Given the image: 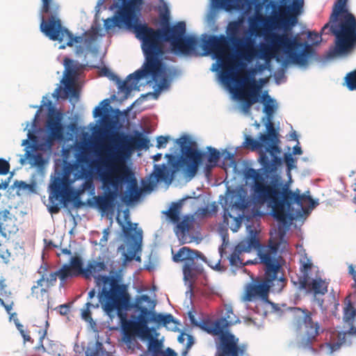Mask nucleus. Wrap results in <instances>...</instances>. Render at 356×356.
<instances>
[{
	"instance_id": "39",
	"label": "nucleus",
	"mask_w": 356,
	"mask_h": 356,
	"mask_svg": "<svg viewBox=\"0 0 356 356\" xmlns=\"http://www.w3.org/2000/svg\"><path fill=\"white\" fill-rule=\"evenodd\" d=\"M127 227H123V233L128 238H134L131 234L132 231L135 232L136 236L139 239L142 238L143 231L141 229H137V223H132L130 220L127 221Z\"/></svg>"
},
{
	"instance_id": "38",
	"label": "nucleus",
	"mask_w": 356,
	"mask_h": 356,
	"mask_svg": "<svg viewBox=\"0 0 356 356\" xmlns=\"http://www.w3.org/2000/svg\"><path fill=\"white\" fill-rule=\"evenodd\" d=\"M230 203L232 204V210L235 209L239 211H243L248 207V203L246 202L245 197L238 193L232 197V200Z\"/></svg>"
},
{
	"instance_id": "37",
	"label": "nucleus",
	"mask_w": 356,
	"mask_h": 356,
	"mask_svg": "<svg viewBox=\"0 0 356 356\" xmlns=\"http://www.w3.org/2000/svg\"><path fill=\"white\" fill-rule=\"evenodd\" d=\"M163 344L157 339L150 337L147 346V350L150 356H159L162 354Z\"/></svg>"
},
{
	"instance_id": "11",
	"label": "nucleus",
	"mask_w": 356,
	"mask_h": 356,
	"mask_svg": "<svg viewBox=\"0 0 356 356\" xmlns=\"http://www.w3.org/2000/svg\"><path fill=\"white\" fill-rule=\"evenodd\" d=\"M286 282L287 280L283 273L273 271L270 268H265L263 278L255 280L247 285L244 300L248 302L255 300L268 302L269 292L271 291L273 293H280Z\"/></svg>"
},
{
	"instance_id": "19",
	"label": "nucleus",
	"mask_w": 356,
	"mask_h": 356,
	"mask_svg": "<svg viewBox=\"0 0 356 356\" xmlns=\"http://www.w3.org/2000/svg\"><path fill=\"white\" fill-rule=\"evenodd\" d=\"M280 246V242L270 239L269 241L268 245L263 251L259 252V255L261 263H263L265 266V268H270L273 270V271L279 273H283L281 271L282 266L279 263L277 257Z\"/></svg>"
},
{
	"instance_id": "6",
	"label": "nucleus",
	"mask_w": 356,
	"mask_h": 356,
	"mask_svg": "<svg viewBox=\"0 0 356 356\" xmlns=\"http://www.w3.org/2000/svg\"><path fill=\"white\" fill-rule=\"evenodd\" d=\"M348 0H337L333 6L329 22L321 29V34L335 36L330 56L347 54L356 47V18L347 8Z\"/></svg>"
},
{
	"instance_id": "18",
	"label": "nucleus",
	"mask_w": 356,
	"mask_h": 356,
	"mask_svg": "<svg viewBox=\"0 0 356 356\" xmlns=\"http://www.w3.org/2000/svg\"><path fill=\"white\" fill-rule=\"evenodd\" d=\"M70 181L68 176L56 177L50 185V200L53 198L60 200L62 202L66 203L72 200L74 193L70 186Z\"/></svg>"
},
{
	"instance_id": "3",
	"label": "nucleus",
	"mask_w": 356,
	"mask_h": 356,
	"mask_svg": "<svg viewBox=\"0 0 356 356\" xmlns=\"http://www.w3.org/2000/svg\"><path fill=\"white\" fill-rule=\"evenodd\" d=\"M104 283L109 284V287H104L99 295V302L102 309L111 319L118 316L122 327L126 334H141L146 335L149 330L147 323L151 310L155 303L147 295H141L136 299L133 306L140 312L137 321L127 319L126 311L131 307V296L126 284H119L115 278L102 277Z\"/></svg>"
},
{
	"instance_id": "60",
	"label": "nucleus",
	"mask_w": 356,
	"mask_h": 356,
	"mask_svg": "<svg viewBox=\"0 0 356 356\" xmlns=\"http://www.w3.org/2000/svg\"><path fill=\"white\" fill-rule=\"evenodd\" d=\"M165 175L164 170L163 168H161L159 167L156 168V175L159 178H163Z\"/></svg>"
},
{
	"instance_id": "4",
	"label": "nucleus",
	"mask_w": 356,
	"mask_h": 356,
	"mask_svg": "<svg viewBox=\"0 0 356 356\" xmlns=\"http://www.w3.org/2000/svg\"><path fill=\"white\" fill-rule=\"evenodd\" d=\"M266 43H261L259 48L255 46L254 40L250 37L241 38L233 45L238 56L250 62L254 58L266 61L277 58L281 54L295 64L304 65L308 58L314 53L312 47L307 42L300 41L298 35L293 36L291 33H267L264 35Z\"/></svg>"
},
{
	"instance_id": "59",
	"label": "nucleus",
	"mask_w": 356,
	"mask_h": 356,
	"mask_svg": "<svg viewBox=\"0 0 356 356\" xmlns=\"http://www.w3.org/2000/svg\"><path fill=\"white\" fill-rule=\"evenodd\" d=\"M162 356H177V353L173 350L168 348L165 352L162 354Z\"/></svg>"
},
{
	"instance_id": "9",
	"label": "nucleus",
	"mask_w": 356,
	"mask_h": 356,
	"mask_svg": "<svg viewBox=\"0 0 356 356\" xmlns=\"http://www.w3.org/2000/svg\"><path fill=\"white\" fill-rule=\"evenodd\" d=\"M40 13L49 15L48 19L41 17L40 30L50 40L58 41L62 44L60 49L73 47L74 43L81 42V38L74 36L67 29L62 26L58 17L60 6L54 0H41Z\"/></svg>"
},
{
	"instance_id": "23",
	"label": "nucleus",
	"mask_w": 356,
	"mask_h": 356,
	"mask_svg": "<svg viewBox=\"0 0 356 356\" xmlns=\"http://www.w3.org/2000/svg\"><path fill=\"white\" fill-rule=\"evenodd\" d=\"M241 81L245 86V88L241 91L240 98L245 102L248 108L259 101L261 86L257 83L254 78L247 75L243 76Z\"/></svg>"
},
{
	"instance_id": "8",
	"label": "nucleus",
	"mask_w": 356,
	"mask_h": 356,
	"mask_svg": "<svg viewBox=\"0 0 356 356\" xmlns=\"http://www.w3.org/2000/svg\"><path fill=\"white\" fill-rule=\"evenodd\" d=\"M241 29V23L238 21L230 22L227 27L226 37L224 35H210L203 40L202 48L207 54H213L218 60L221 62L222 72L221 77L222 80L228 81L234 79L233 66L232 59L228 55L229 42L232 44L238 42L241 38H238Z\"/></svg>"
},
{
	"instance_id": "33",
	"label": "nucleus",
	"mask_w": 356,
	"mask_h": 356,
	"mask_svg": "<svg viewBox=\"0 0 356 356\" xmlns=\"http://www.w3.org/2000/svg\"><path fill=\"white\" fill-rule=\"evenodd\" d=\"M182 207L181 202H173L170 209L165 212L169 219L174 223L179 221V215Z\"/></svg>"
},
{
	"instance_id": "21",
	"label": "nucleus",
	"mask_w": 356,
	"mask_h": 356,
	"mask_svg": "<svg viewBox=\"0 0 356 356\" xmlns=\"http://www.w3.org/2000/svg\"><path fill=\"white\" fill-rule=\"evenodd\" d=\"M218 335L219 336V343L217 344L216 356H238V339H236L227 330L222 331Z\"/></svg>"
},
{
	"instance_id": "44",
	"label": "nucleus",
	"mask_w": 356,
	"mask_h": 356,
	"mask_svg": "<svg viewBox=\"0 0 356 356\" xmlns=\"http://www.w3.org/2000/svg\"><path fill=\"white\" fill-rule=\"evenodd\" d=\"M208 150L209 152L208 161L212 164V166H215L220 159V152L216 149L211 147H208Z\"/></svg>"
},
{
	"instance_id": "7",
	"label": "nucleus",
	"mask_w": 356,
	"mask_h": 356,
	"mask_svg": "<svg viewBox=\"0 0 356 356\" xmlns=\"http://www.w3.org/2000/svg\"><path fill=\"white\" fill-rule=\"evenodd\" d=\"M267 134H261L258 141L246 136L243 146L252 151L259 149V162L262 169L257 170L267 176L276 175L278 168L282 164V159L278 154L281 153L277 134L271 122L267 124Z\"/></svg>"
},
{
	"instance_id": "40",
	"label": "nucleus",
	"mask_w": 356,
	"mask_h": 356,
	"mask_svg": "<svg viewBox=\"0 0 356 356\" xmlns=\"http://www.w3.org/2000/svg\"><path fill=\"white\" fill-rule=\"evenodd\" d=\"M262 101L266 102L264 104V112L266 114L267 117L270 119L273 116V115L275 112V106L273 104H270V103H273V100L268 95L267 91H266L264 93V95L262 96Z\"/></svg>"
},
{
	"instance_id": "5",
	"label": "nucleus",
	"mask_w": 356,
	"mask_h": 356,
	"mask_svg": "<svg viewBox=\"0 0 356 356\" xmlns=\"http://www.w3.org/2000/svg\"><path fill=\"white\" fill-rule=\"evenodd\" d=\"M159 31L157 40V51L148 54L143 50L145 56V63L141 69L134 72L132 75L136 76V79L145 78L152 76L154 81H157L158 77L164 73L163 56L165 54L164 42H170L172 50L175 53L181 54H191L196 52L199 45V41L193 36L185 37L186 24L184 22H179L172 27L155 29Z\"/></svg>"
},
{
	"instance_id": "2",
	"label": "nucleus",
	"mask_w": 356,
	"mask_h": 356,
	"mask_svg": "<svg viewBox=\"0 0 356 356\" xmlns=\"http://www.w3.org/2000/svg\"><path fill=\"white\" fill-rule=\"evenodd\" d=\"M245 176L252 179L250 200L253 205L258 208L265 205L271 208L273 216L283 224L287 222L288 209L294 203L302 209H313L317 204L310 195L300 194L298 189L292 191L289 185L277 174L267 176L250 168Z\"/></svg>"
},
{
	"instance_id": "43",
	"label": "nucleus",
	"mask_w": 356,
	"mask_h": 356,
	"mask_svg": "<svg viewBox=\"0 0 356 356\" xmlns=\"http://www.w3.org/2000/svg\"><path fill=\"white\" fill-rule=\"evenodd\" d=\"M110 102L108 99H104L100 104H104V107H101L98 106L95 107L93 111V115L95 118L101 117L104 115V113L108 111V107L109 106Z\"/></svg>"
},
{
	"instance_id": "49",
	"label": "nucleus",
	"mask_w": 356,
	"mask_h": 356,
	"mask_svg": "<svg viewBox=\"0 0 356 356\" xmlns=\"http://www.w3.org/2000/svg\"><path fill=\"white\" fill-rule=\"evenodd\" d=\"M16 326H17V330H19V332L22 334L24 340L25 341H29L31 340V337L28 334L26 330H25L24 325L20 324V323H16Z\"/></svg>"
},
{
	"instance_id": "46",
	"label": "nucleus",
	"mask_w": 356,
	"mask_h": 356,
	"mask_svg": "<svg viewBox=\"0 0 356 356\" xmlns=\"http://www.w3.org/2000/svg\"><path fill=\"white\" fill-rule=\"evenodd\" d=\"M161 22L163 28L161 30H163L165 28L171 27L169 24L170 15L168 10L160 15Z\"/></svg>"
},
{
	"instance_id": "42",
	"label": "nucleus",
	"mask_w": 356,
	"mask_h": 356,
	"mask_svg": "<svg viewBox=\"0 0 356 356\" xmlns=\"http://www.w3.org/2000/svg\"><path fill=\"white\" fill-rule=\"evenodd\" d=\"M345 81L350 90H356V69L346 74Z\"/></svg>"
},
{
	"instance_id": "53",
	"label": "nucleus",
	"mask_w": 356,
	"mask_h": 356,
	"mask_svg": "<svg viewBox=\"0 0 356 356\" xmlns=\"http://www.w3.org/2000/svg\"><path fill=\"white\" fill-rule=\"evenodd\" d=\"M250 27L252 32L255 33L257 35H260L261 28L257 23L251 22Z\"/></svg>"
},
{
	"instance_id": "16",
	"label": "nucleus",
	"mask_w": 356,
	"mask_h": 356,
	"mask_svg": "<svg viewBox=\"0 0 356 356\" xmlns=\"http://www.w3.org/2000/svg\"><path fill=\"white\" fill-rule=\"evenodd\" d=\"M49 111L48 113L46 127L48 130V136L46 138V145L51 148L55 140H60L63 138L64 127L62 124V114L52 107L51 101H48Z\"/></svg>"
},
{
	"instance_id": "26",
	"label": "nucleus",
	"mask_w": 356,
	"mask_h": 356,
	"mask_svg": "<svg viewBox=\"0 0 356 356\" xmlns=\"http://www.w3.org/2000/svg\"><path fill=\"white\" fill-rule=\"evenodd\" d=\"M303 3V0H293L291 10L294 15L290 14L287 16L280 15L275 17L271 20V25L274 26H282L284 30L283 33H288V31L291 30V26H294L297 22L296 15L300 12Z\"/></svg>"
},
{
	"instance_id": "58",
	"label": "nucleus",
	"mask_w": 356,
	"mask_h": 356,
	"mask_svg": "<svg viewBox=\"0 0 356 356\" xmlns=\"http://www.w3.org/2000/svg\"><path fill=\"white\" fill-rule=\"evenodd\" d=\"M69 312V309L67 305H61L59 306V312L61 315H66Z\"/></svg>"
},
{
	"instance_id": "64",
	"label": "nucleus",
	"mask_w": 356,
	"mask_h": 356,
	"mask_svg": "<svg viewBox=\"0 0 356 356\" xmlns=\"http://www.w3.org/2000/svg\"><path fill=\"white\" fill-rule=\"evenodd\" d=\"M60 210L58 205L51 206L49 209V211L52 213H57Z\"/></svg>"
},
{
	"instance_id": "13",
	"label": "nucleus",
	"mask_w": 356,
	"mask_h": 356,
	"mask_svg": "<svg viewBox=\"0 0 356 356\" xmlns=\"http://www.w3.org/2000/svg\"><path fill=\"white\" fill-rule=\"evenodd\" d=\"M293 325L298 332L305 327V334L300 341V346L305 349L314 350L312 346L316 341L320 333L323 332L318 322H314L312 313L307 309L296 307L293 312Z\"/></svg>"
},
{
	"instance_id": "27",
	"label": "nucleus",
	"mask_w": 356,
	"mask_h": 356,
	"mask_svg": "<svg viewBox=\"0 0 356 356\" xmlns=\"http://www.w3.org/2000/svg\"><path fill=\"white\" fill-rule=\"evenodd\" d=\"M329 283L321 277L309 279L306 282L300 281V286L309 293H312L318 302V305L323 307V300L318 298V296H323L327 292Z\"/></svg>"
},
{
	"instance_id": "14",
	"label": "nucleus",
	"mask_w": 356,
	"mask_h": 356,
	"mask_svg": "<svg viewBox=\"0 0 356 356\" xmlns=\"http://www.w3.org/2000/svg\"><path fill=\"white\" fill-rule=\"evenodd\" d=\"M200 260L205 261L206 257L204 255L202 252L186 246L181 248L173 255L175 262H184V278L191 283L194 282L197 277L203 273L204 268Z\"/></svg>"
},
{
	"instance_id": "48",
	"label": "nucleus",
	"mask_w": 356,
	"mask_h": 356,
	"mask_svg": "<svg viewBox=\"0 0 356 356\" xmlns=\"http://www.w3.org/2000/svg\"><path fill=\"white\" fill-rule=\"evenodd\" d=\"M284 161L289 170L295 167L296 160L293 158L291 154H286L284 156Z\"/></svg>"
},
{
	"instance_id": "57",
	"label": "nucleus",
	"mask_w": 356,
	"mask_h": 356,
	"mask_svg": "<svg viewBox=\"0 0 356 356\" xmlns=\"http://www.w3.org/2000/svg\"><path fill=\"white\" fill-rule=\"evenodd\" d=\"M15 186H16L17 188H19L20 189H24V190L27 189L29 187V185L23 181H16L15 182Z\"/></svg>"
},
{
	"instance_id": "55",
	"label": "nucleus",
	"mask_w": 356,
	"mask_h": 356,
	"mask_svg": "<svg viewBox=\"0 0 356 356\" xmlns=\"http://www.w3.org/2000/svg\"><path fill=\"white\" fill-rule=\"evenodd\" d=\"M168 86V81L165 76H163L158 84L159 90H161Z\"/></svg>"
},
{
	"instance_id": "54",
	"label": "nucleus",
	"mask_w": 356,
	"mask_h": 356,
	"mask_svg": "<svg viewBox=\"0 0 356 356\" xmlns=\"http://www.w3.org/2000/svg\"><path fill=\"white\" fill-rule=\"evenodd\" d=\"M348 273L352 275L353 279L354 280L353 286L356 287V266L350 264L348 266Z\"/></svg>"
},
{
	"instance_id": "15",
	"label": "nucleus",
	"mask_w": 356,
	"mask_h": 356,
	"mask_svg": "<svg viewBox=\"0 0 356 356\" xmlns=\"http://www.w3.org/2000/svg\"><path fill=\"white\" fill-rule=\"evenodd\" d=\"M37 273L40 278L36 281V284L31 287V295L37 299L42 300L43 296L48 293L49 289L56 285L58 273L44 261H42L38 268Z\"/></svg>"
},
{
	"instance_id": "28",
	"label": "nucleus",
	"mask_w": 356,
	"mask_h": 356,
	"mask_svg": "<svg viewBox=\"0 0 356 356\" xmlns=\"http://www.w3.org/2000/svg\"><path fill=\"white\" fill-rule=\"evenodd\" d=\"M101 75L108 77L113 81H115L118 85V88L121 91L124 92L127 95L129 94L134 88L137 87L138 81L143 78L136 79V76L130 74L125 81H122L120 78L113 74L108 67H103L100 70Z\"/></svg>"
},
{
	"instance_id": "1",
	"label": "nucleus",
	"mask_w": 356,
	"mask_h": 356,
	"mask_svg": "<svg viewBox=\"0 0 356 356\" xmlns=\"http://www.w3.org/2000/svg\"><path fill=\"white\" fill-rule=\"evenodd\" d=\"M108 141L97 153L98 159L89 163L85 154H80L77 159L79 163L88 164L91 170H97L106 189L104 195L94 198L97 207L103 212L113 209L119 189L124 184L128 186L127 194L122 200L133 202L138 200L141 191L134 173L126 163L135 150L149 148V139L138 131L134 136L114 131L108 137Z\"/></svg>"
},
{
	"instance_id": "29",
	"label": "nucleus",
	"mask_w": 356,
	"mask_h": 356,
	"mask_svg": "<svg viewBox=\"0 0 356 356\" xmlns=\"http://www.w3.org/2000/svg\"><path fill=\"white\" fill-rule=\"evenodd\" d=\"M213 6L225 11L241 10L250 8L257 0H211Z\"/></svg>"
},
{
	"instance_id": "36",
	"label": "nucleus",
	"mask_w": 356,
	"mask_h": 356,
	"mask_svg": "<svg viewBox=\"0 0 356 356\" xmlns=\"http://www.w3.org/2000/svg\"><path fill=\"white\" fill-rule=\"evenodd\" d=\"M24 156L29 161V163L33 165L41 168L44 165L43 156L40 153L35 154L30 150H26Z\"/></svg>"
},
{
	"instance_id": "52",
	"label": "nucleus",
	"mask_w": 356,
	"mask_h": 356,
	"mask_svg": "<svg viewBox=\"0 0 356 356\" xmlns=\"http://www.w3.org/2000/svg\"><path fill=\"white\" fill-rule=\"evenodd\" d=\"M168 139H169V137H168V136H160L157 137L156 147L159 149L163 147L165 145V144L168 143Z\"/></svg>"
},
{
	"instance_id": "50",
	"label": "nucleus",
	"mask_w": 356,
	"mask_h": 356,
	"mask_svg": "<svg viewBox=\"0 0 356 356\" xmlns=\"http://www.w3.org/2000/svg\"><path fill=\"white\" fill-rule=\"evenodd\" d=\"M229 218H233L235 220L238 221L241 218V215L238 214L237 217H233L229 211V209L225 207L224 209L223 222L226 224H228Z\"/></svg>"
},
{
	"instance_id": "41",
	"label": "nucleus",
	"mask_w": 356,
	"mask_h": 356,
	"mask_svg": "<svg viewBox=\"0 0 356 356\" xmlns=\"http://www.w3.org/2000/svg\"><path fill=\"white\" fill-rule=\"evenodd\" d=\"M124 24V19L121 15L113 17V18H108L104 21V28L106 31L111 30L115 26L121 27Z\"/></svg>"
},
{
	"instance_id": "63",
	"label": "nucleus",
	"mask_w": 356,
	"mask_h": 356,
	"mask_svg": "<svg viewBox=\"0 0 356 356\" xmlns=\"http://www.w3.org/2000/svg\"><path fill=\"white\" fill-rule=\"evenodd\" d=\"M293 153L294 154H302V151L301 147L300 146H298V145H295L293 148Z\"/></svg>"
},
{
	"instance_id": "45",
	"label": "nucleus",
	"mask_w": 356,
	"mask_h": 356,
	"mask_svg": "<svg viewBox=\"0 0 356 356\" xmlns=\"http://www.w3.org/2000/svg\"><path fill=\"white\" fill-rule=\"evenodd\" d=\"M98 307V305L95 306L90 302H86L84 306V308L82 309V312H81L82 318L86 321H91L92 316H91L90 308L91 307Z\"/></svg>"
},
{
	"instance_id": "12",
	"label": "nucleus",
	"mask_w": 356,
	"mask_h": 356,
	"mask_svg": "<svg viewBox=\"0 0 356 356\" xmlns=\"http://www.w3.org/2000/svg\"><path fill=\"white\" fill-rule=\"evenodd\" d=\"M176 143L181 148L182 156L172 164V167L175 170L181 168L187 177L192 179L197 172L204 153L197 149L196 143L187 136H181Z\"/></svg>"
},
{
	"instance_id": "56",
	"label": "nucleus",
	"mask_w": 356,
	"mask_h": 356,
	"mask_svg": "<svg viewBox=\"0 0 356 356\" xmlns=\"http://www.w3.org/2000/svg\"><path fill=\"white\" fill-rule=\"evenodd\" d=\"M81 188H82V191L89 190V189L93 188V184H92V181L91 180H86L83 183Z\"/></svg>"
},
{
	"instance_id": "22",
	"label": "nucleus",
	"mask_w": 356,
	"mask_h": 356,
	"mask_svg": "<svg viewBox=\"0 0 356 356\" xmlns=\"http://www.w3.org/2000/svg\"><path fill=\"white\" fill-rule=\"evenodd\" d=\"M237 321L238 320L233 313L232 307H227L225 308L223 317L205 324L203 328L209 334H218L222 331H226L229 326L234 325Z\"/></svg>"
},
{
	"instance_id": "35",
	"label": "nucleus",
	"mask_w": 356,
	"mask_h": 356,
	"mask_svg": "<svg viewBox=\"0 0 356 356\" xmlns=\"http://www.w3.org/2000/svg\"><path fill=\"white\" fill-rule=\"evenodd\" d=\"M178 341L182 344L184 349L182 351V356H186L190 348L194 344V339L192 335L181 332L178 337Z\"/></svg>"
},
{
	"instance_id": "20",
	"label": "nucleus",
	"mask_w": 356,
	"mask_h": 356,
	"mask_svg": "<svg viewBox=\"0 0 356 356\" xmlns=\"http://www.w3.org/2000/svg\"><path fill=\"white\" fill-rule=\"evenodd\" d=\"M259 247V241L254 235L241 241L236 245L234 252L230 254L229 257V264L236 267L243 266L244 264L240 258V254L243 252H250Z\"/></svg>"
},
{
	"instance_id": "10",
	"label": "nucleus",
	"mask_w": 356,
	"mask_h": 356,
	"mask_svg": "<svg viewBox=\"0 0 356 356\" xmlns=\"http://www.w3.org/2000/svg\"><path fill=\"white\" fill-rule=\"evenodd\" d=\"M122 6L118 14L121 15L124 19V25L129 29H133L136 38L141 41L142 50L148 54L157 51V40L159 31H155L146 24L138 23L135 11L139 10L143 4V0H120Z\"/></svg>"
},
{
	"instance_id": "31",
	"label": "nucleus",
	"mask_w": 356,
	"mask_h": 356,
	"mask_svg": "<svg viewBox=\"0 0 356 356\" xmlns=\"http://www.w3.org/2000/svg\"><path fill=\"white\" fill-rule=\"evenodd\" d=\"M85 354L86 356H113L106 350L102 343L99 341L88 343Z\"/></svg>"
},
{
	"instance_id": "62",
	"label": "nucleus",
	"mask_w": 356,
	"mask_h": 356,
	"mask_svg": "<svg viewBox=\"0 0 356 356\" xmlns=\"http://www.w3.org/2000/svg\"><path fill=\"white\" fill-rule=\"evenodd\" d=\"M257 21L260 23V24H264L265 25H267L268 22H270V19H266V18H264V17L262 16H259L258 17H257Z\"/></svg>"
},
{
	"instance_id": "24",
	"label": "nucleus",
	"mask_w": 356,
	"mask_h": 356,
	"mask_svg": "<svg viewBox=\"0 0 356 356\" xmlns=\"http://www.w3.org/2000/svg\"><path fill=\"white\" fill-rule=\"evenodd\" d=\"M58 277L62 283L69 279L83 275V261L80 257H72L70 264H64L56 270Z\"/></svg>"
},
{
	"instance_id": "30",
	"label": "nucleus",
	"mask_w": 356,
	"mask_h": 356,
	"mask_svg": "<svg viewBox=\"0 0 356 356\" xmlns=\"http://www.w3.org/2000/svg\"><path fill=\"white\" fill-rule=\"evenodd\" d=\"M177 234L181 237L183 243H188L186 241L187 234L193 227V221L189 216H185L181 221L177 222Z\"/></svg>"
},
{
	"instance_id": "51",
	"label": "nucleus",
	"mask_w": 356,
	"mask_h": 356,
	"mask_svg": "<svg viewBox=\"0 0 356 356\" xmlns=\"http://www.w3.org/2000/svg\"><path fill=\"white\" fill-rule=\"evenodd\" d=\"M308 38L314 44H318L321 41V35L315 32H309Z\"/></svg>"
},
{
	"instance_id": "34",
	"label": "nucleus",
	"mask_w": 356,
	"mask_h": 356,
	"mask_svg": "<svg viewBox=\"0 0 356 356\" xmlns=\"http://www.w3.org/2000/svg\"><path fill=\"white\" fill-rule=\"evenodd\" d=\"M149 321L161 324L164 326L168 325L170 323L174 321L173 316L171 314H156L151 311V314L149 316Z\"/></svg>"
},
{
	"instance_id": "47",
	"label": "nucleus",
	"mask_w": 356,
	"mask_h": 356,
	"mask_svg": "<svg viewBox=\"0 0 356 356\" xmlns=\"http://www.w3.org/2000/svg\"><path fill=\"white\" fill-rule=\"evenodd\" d=\"M10 170L9 163L3 159H0V175H7Z\"/></svg>"
},
{
	"instance_id": "25",
	"label": "nucleus",
	"mask_w": 356,
	"mask_h": 356,
	"mask_svg": "<svg viewBox=\"0 0 356 356\" xmlns=\"http://www.w3.org/2000/svg\"><path fill=\"white\" fill-rule=\"evenodd\" d=\"M64 66H65V77L62 80V83L64 84L66 94H70L73 97L78 95V91L76 90L74 76H76L78 70L76 63L71 58H64Z\"/></svg>"
},
{
	"instance_id": "32",
	"label": "nucleus",
	"mask_w": 356,
	"mask_h": 356,
	"mask_svg": "<svg viewBox=\"0 0 356 356\" xmlns=\"http://www.w3.org/2000/svg\"><path fill=\"white\" fill-rule=\"evenodd\" d=\"M300 270L301 273V276L299 279V282L300 283V281H305L306 282L309 280L310 278V273L314 268L313 263L312 262L311 259H309L306 255L302 257L300 260Z\"/></svg>"
},
{
	"instance_id": "17",
	"label": "nucleus",
	"mask_w": 356,
	"mask_h": 356,
	"mask_svg": "<svg viewBox=\"0 0 356 356\" xmlns=\"http://www.w3.org/2000/svg\"><path fill=\"white\" fill-rule=\"evenodd\" d=\"M107 270V265L104 260H102L100 257L97 260L89 261L86 265V267L83 268V276L86 279H90L93 277L95 279L96 285L101 287V291L99 293V296L102 292L104 287H109L110 284L107 283H103L102 277H108L115 278L118 280L119 284H122L120 282V280L116 276H108V275H100L99 273Z\"/></svg>"
},
{
	"instance_id": "61",
	"label": "nucleus",
	"mask_w": 356,
	"mask_h": 356,
	"mask_svg": "<svg viewBox=\"0 0 356 356\" xmlns=\"http://www.w3.org/2000/svg\"><path fill=\"white\" fill-rule=\"evenodd\" d=\"M62 91L61 86H58L56 90H54L53 93V97L55 98H58L60 96V92Z\"/></svg>"
}]
</instances>
